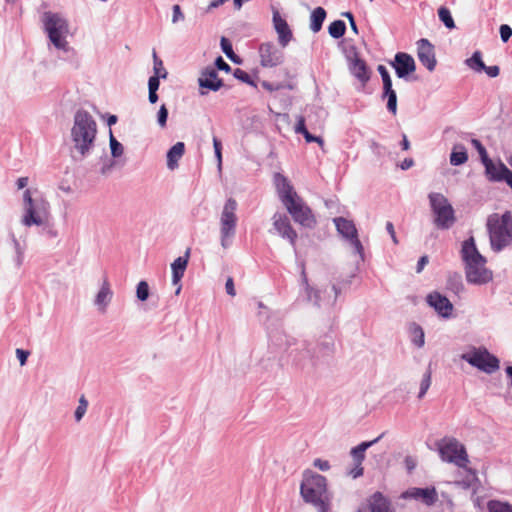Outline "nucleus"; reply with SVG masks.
I'll return each instance as SVG.
<instances>
[{"mask_svg":"<svg viewBox=\"0 0 512 512\" xmlns=\"http://www.w3.org/2000/svg\"><path fill=\"white\" fill-rule=\"evenodd\" d=\"M274 184L281 202L292 219L303 227L313 228L316 225L315 215L303 198L294 190L287 177L281 173H276Z\"/></svg>","mask_w":512,"mask_h":512,"instance_id":"nucleus-1","label":"nucleus"},{"mask_svg":"<svg viewBox=\"0 0 512 512\" xmlns=\"http://www.w3.org/2000/svg\"><path fill=\"white\" fill-rule=\"evenodd\" d=\"M438 450L443 461L453 463L464 469L465 476L455 483L464 489L472 487L478 480L475 470L468 467L469 458L465 446L456 438H444L438 443Z\"/></svg>","mask_w":512,"mask_h":512,"instance_id":"nucleus-2","label":"nucleus"},{"mask_svg":"<svg viewBox=\"0 0 512 512\" xmlns=\"http://www.w3.org/2000/svg\"><path fill=\"white\" fill-rule=\"evenodd\" d=\"M300 493L304 501L313 505L317 512L329 511L330 495L324 476L314 472H306L300 486Z\"/></svg>","mask_w":512,"mask_h":512,"instance_id":"nucleus-3","label":"nucleus"},{"mask_svg":"<svg viewBox=\"0 0 512 512\" xmlns=\"http://www.w3.org/2000/svg\"><path fill=\"white\" fill-rule=\"evenodd\" d=\"M461 254L466 265L465 272L468 282L484 284L492 279V272L485 267L486 259L476 248L473 237L463 242Z\"/></svg>","mask_w":512,"mask_h":512,"instance_id":"nucleus-4","label":"nucleus"},{"mask_svg":"<svg viewBox=\"0 0 512 512\" xmlns=\"http://www.w3.org/2000/svg\"><path fill=\"white\" fill-rule=\"evenodd\" d=\"M97 133V124L85 110H78L74 116L71 137L75 150L84 157L93 147Z\"/></svg>","mask_w":512,"mask_h":512,"instance_id":"nucleus-5","label":"nucleus"},{"mask_svg":"<svg viewBox=\"0 0 512 512\" xmlns=\"http://www.w3.org/2000/svg\"><path fill=\"white\" fill-rule=\"evenodd\" d=\"M487 229L491 248L499 252L512 244V212L506 211L500 215L494 213L488 217Z\"/></svg>","mask_w":512,"mask_h":512,"instance_id":"nucleus-6","label":"nucleus"},{"mask_svg":"<svg viewBox=\"0 0 512 512\" xmlns=\"http://www.w3.org/2000/svg\"><path fill=\"white\" fill-rule=\"evenodd\" d=\"M24 214L22 224L26 227L40 226L48 218L49 204L44 199H33L31 191L26 189L23 193Z\"/></svg>","mask_w":512,"mask_h":512,"instance_id":"nucleus-7","label":"nucleus"},{"mask_svg":"<svg viewBox=\"0 0 512 512\" xmlns=\"http://www.w3.org/2000/svg\"><path fill=\"white\" fill-rule=\"evenodd\" d=\"M45 31L52 44L64 51L68 50L66 37L69 33L68 22L57 13L45 12L43 15Z\"/></svg>","mask_w":512,"mask_h":512,"instance_id":"nucleus-8","label":"nucleus"},{"mask_svg":"<svg viewBox=\"0 0 512 512\" xmlns=\"http://www.w3.org/2000/svg\"><path fill=\"white\" fill-rule=\"evenodd\" d=\"M429 201L433 213V222L438 229L446 230L456 221L455 212L448 199L441 193H430Z\"/></svg>","mask_w":512,"mask_h":512,"instance_id":"nucleus-9","label":"nucleus"},{"mask_svg":"<svg viewBox=\"0 0 512 512\" xmlns=\"http://www.w3.org/2000/svg\"><path fill=\"white\" fill-rule=\"evenodd\" d=\"M238 203L234 198H228L220 215L221 245L227 248L230 240L235 236L238 217L236 214Z\"/></svg>","mask_w":512,"mask_h":512,"instance_id":"nucleus-10","label":"nucleus"},{"mask_svg":"<svg viewBox=\"0 0 512 512\" xmlns=\"http://www.w3.org/2000/svg\"><path fill=\"white\" fill-rule=\"evenodd\" d=\"M462 359L473 367L491 374L499 369V360L485 348L473 349L472 351L462 355Z\"/></svg>","mask_w":512,"mask_h":512,"instance_id":"nucleus-11","label":"nucleus"},{"mask_svg":"<svg viewBox=\"0 0 512 512\" xmlns=\"http://www.w3.org/2000/svg\"><path fill=\"white\" fill-rule=\"evenodd\" d=\"M334 223L339 234L350 242L356 253L362 256L364 248L358 238V232L353 221L343 217H337L334 219Z\"/></svg>","mask_w":512,"mask_h":512,"instance_id":"nucleus-12","label":"nucleus"},{"mask_svg":"<svg viewBox=\"0 0 512 512\" xmlns=\"http://www.w3.org/2000/svg\"><path fill=\"white\" fill-rule=\"evenodd\" d=\"M383 436H384V433H382L381 435H379L377 438H375L372 441L362 442L358 446L351 449L350 454L355 463V468L353 470H351V472H350V474L353 476V478H357L363 474L362 462L365 459L366 450L369 447H371L373 444L377 443Z\"/></svg>","mask_w":512,"mask_h":512,"instance_id":"nucleus-13","label":"nucleus"},{"mask_svg":"<svg viewBox=\"0 0 512 512\" xmlns=\"http://www.w3.org/2000/svg\"><path fill=\"white\" fill-rule=\"evenodd\" d=\"M391 65L399 78H405L416 70L413 57L405 52H398Z\"/></svg>","mask_w":512,"mask_h":512,"instance_id":"nucleus-14","label":"nucleus"},{"mask_svg":"<svg viewBox=\"0 0 512 512\" xmlns=\"http://www.w3.org/2000/svg\"><path fill=\"white\" fill-rule=\"evenodd\" d=\"M259 53L263 67H276L283 61V53L271 43H263Z\"/></svg>","mask_w":512,"mask_h":512,"instance_id":"nucleus-15","label":"nucleus"},{"mask_svg":"<svg viewBox=\"0 0 512 512\" xmlns=\"http://www.w3.org/2000/svg\"><path fill=\"white\" fill-rule=\"evenodd\" d=\"M358 512H395L390 501L383 496L381 492H375L368 500L367 504L359 508Z\"/></svg>","mask_w":512,"mask_h":512,"instance_id":"nucleus-16","label":"nucleus"},{"mask_svg":"<svg viewBox=\"0 0 512 512\" xmlns=\"http://www.w3.org/2000/svg\"><path fill=\"white\" fill-rule=\"evenodd\" d=\"M273 226L279 235L288 239L291 245H295L297 232L292 227L290 220L286 215L275 214L273 216Z\"/></svg>","mask_w":512,"mask_h":512,"instance_id":"nucleus-17","label":"nucleus"},{"mask_svg":"<svg viewBox=\"0 0 512 512\" xmlns=\"http://www.w3.org/2000/svg\"><path fill=\"white\" fill-rule=\"evenodd\" d=\"M417 55L419 61L429 70L433 71L436 66V58L433 45L427 39H420L417 42Z\"/></svg>","mask_w":512,"mask_h":512,"instance_id":"nucleus-18","label":"nucleus"},{"mask_svg":"<svg viewBox=\"0 0 512 512\" xmlns=\"http://www.w3.org/2000/svg\"><path fill=\"white\" fill-rule=\"evenodd\" d=\"M190 257V248H188L184 254V256H180L177 259L174 260V262L171 264L172 269V283L174 285H178V288L176 290V294L178 295L181 291V285L179 284L182 277L184 276V273L186 271L188 261Z\"/></svg>","mask_w":512,"mask_h":512,"instance_id":"nucleus-19","label":"nucleus"},{"mask_svg":"<svg viewBox=\"0 0 512 512\" xmlns=\"http://www.w3.org/2000/svg\"><path fill=\"white\" fill-rule=\"evenodd\" d=\"M485 172L490 181L501 182L504 181L510 169L502 163H494L489 157L484 159Z\"/></svg>","mask_w":512,"mask_h":512,"instance_id":"nucleus-20","label":"nucleus"},{"mask_svg":"<svg viewBox=\"0 0 512 512\" xmlns=\"http://www.w3.org/2000/svg\"><path fill=\"white\" fill-rule=\"evenodd\" d=\"M427 302L443 317H449L452 313L453 305L448 298L438 292L430 293Z\"/></svg>","mask_w":512,"mask_h":512,"instance_id":"nucleus-21","label":"nucleus"},{"mask_svg":"<svg viewBox=\"0 0 512 512\" xmlns=\"http://www.w3.org/2000/svg\"><path fill=\"white\" fill-rule=\"evenodd\" d=\"M273 23L274 28L278 34L280 45L282 47H286L288 43L291 41L293 35L286 20L280 16L277 10L273 12Z\"/></svg>","mask_w":512,"mask_h":512,"instance_id":"nucleus-22","label":"nucleus"},{"mask_svg":"<svg viewBox=\"0 0 512 512\" xmlns=\"http://www.w3.org/2000/svg\"><path fill=\"white\" fill-rule=\"evenodd\" d=\"M406 495L416 500H421L427 506L435 504L438 500V494L434 487L412 488L406 492Z\"/></svg>","mask_w":512,"mask_h":512,"instance_id":"nucleus-23","label":"nucleus"},{"mask_svg":"<svg viewBox=\"0 0 512 512\" xmlns=\"http://www.w3.org/2000/svg\"><path fill=\"white\" fill-rule=\"evenodd\" d=\"M199 85L212 91H217L222 87L223 82L218 78L216 70L212 67H208L202 72L199 78Z\"/></svg>","mask_w":512,"mask_h":512,"instance_id":"nucleus-24","label":"nucleus"},{"mask_svg":"<svg viewBox=\"0 0 512 512\" xmlns=\"http://www.w3.org/2000/svg\"><path fill=\"white\" fill-rule=\"evenodd\" d=\"M350 71L363 85L370 79V72L366 62L357 56L351 59Z\"/></svg>","mask_w":512,"mask_h":512,"instance_id":"nucleus-25","label":"nucleus"},{"mask_svg":"<svg viewBox=\"0 0 512 512\" xmlns=\"http://www.w3.org/2000/svg\"><path fill=\"white\" fill-rule=\"evenodd\" d=\"M185 152V145L183 142H177L173 145L167 153V166L173 170L178 166V161Z\"/></svg>","mask_w":512,"mask_h":512,"instance_id":"nucleus-26","label":"nucleus"},{"mask_svg":"<svg viewBox=\"0 0 512 512\" xmlns=\"http://www.w3.org/2000/svg\"><path fill=\"white\" fill-rule=\"evenodd\" d=\"M326 15V11L322 7H317L312 11L310 16V29L314 33H317L321 30Z\"/></svg>","mask_w":512,"mask_h":512,"instance_id":"nucleus-27","label":"nucleus"},{"mask_svg":"<svg viewBox=\"0 0 512 512\" xmlns=\"http://www.w3.org/2000/svg\"><path fill=\"white\" fill-rule=\"evenodd\" d=\"M468 160V155L463 146H455L451 155L450 163L454 166L462 165Z\"/></svg>","mask_w":512,"mask_h":512,"instance_id":"nucleus-28","label":"nucleus"},{"mask_svg":"<svg viewBox=\"0 0 512 512\" xmlns=\"http://www.w3.org/2000/svg\"><path fill=\"white\" fill-rule=\"evenodd\" d=\"M345 31L346 25L342 20H335L328 27L330 36L335 39L341 38L345 34Z\"/></svg>","mask_w":512,"mask_h":512,"instance_id":"nucleus-29","label":"nucleus"},{"mask_svg":"<svg viewBox=\"0 0 512 512\" xmlns=\"http://www.w3.org/2000/svg\"><path fill=\"white\" fill-rule=\"evenodd\" d=\"M487 509L489 512H512V504L499 500H490L487 503Z\"/></svg>","mask_w":512,"mask_h":512,"instance_id":"nucleus-30","label":"nucleus"},{"mask_svg":"<svg viewBox=\"0 0 512 512\" xmlns=\"http://www.w3.org/2000/svg\"><path fill=\"white\" fill-rule=\"evenodd\" d=\"M438 16H439V19L444 23V25L448 29L455 28V23H454L453 17L451 15L450 10L447 7L441 6L438 9Z\"/></svg>","mask_w":512,"mask_h":512,"instance_id":"nucleus-31","label":"nucleus"},{"mask_svg":"<svg viewBox=\"0 0 512 512\" xmlns=\"http://www.w3.org/2000/svg\"><path fill=\"white\" fill-rule=\"evenodd\" d=\"M111 298V291L110 287L107 281H105L99 290L97 297H96V303L98 305H106Z\"/></svg>","mask_w":512,"mask_h":512,"instance_id":"nucleus-32","label":"nucleus"},{"mask_svg":"<svg viewBox=\"0 0 512 512\" xmlns=\"http://www.w3.org/2000/svg\"><path fill=\"white\" fill-rule=\"evenodd\" d=\"M387 97V109L393 114L396 115L397 112V95L395 90L393 88H390V90H384L383 92V98Z\"/></svg>","mask_w":512,"mask_h":512,"instance_id":"nucleus-33","label":"nucleus"},{"mask_svg":"<svg viewBox=\"0 0 512 512\" xmlns=\"http://www.w3.org/2000/svg\"><path fill=\"white\" fill-rule=\"evenodd\" d=\"M467 64L470 68L478 72L486 69V65L482 61L481 53L479 51L474 52L472 57L467 60Z\"/></svg>","mask_w":512,"mask_h":512,"instance_id":"nucleus-34","label":"nucleus"},{"mask_svg":"<svg viewBox=\"0 0 512 512\" xmlns=\"http://www.w3.org/2000/svg\"><path fill=\"white\" fill-rule=\"evenodd\" d=\"M221 48L225 55L235 63H239L237 55L234 53L231 42L225 38H221Z\"/></svg>","mask_w":512,"mask_h":512,"instance_id":"nucleus-35","label":"nucleus"},{"mask_svg":"<svg viewBox=\"0 0 512 512\" xmlns=\"http://www.w3.org/2000/svg\"><path fill=\"white\" fill-rule=\"evenodd\" d=\"M431 370L430 368H428L426 370V372L424 373L423 375V378L421 380V383H420V391H419V394H418V398L421 399L424 397V395L426 394V392L428 391V389L430 388V385H431Z\"/></svg>","mask_w":512,"mask_h":512,"instance_id":"nucleus-36","label":"nucleus"},{"mask_svg":"<svg viewBox=\"0 0 512 512\" xmlns=\"http://www.w3.org/2000/svg\"><path fill=\"white\" fill-rule=\"evenodd\" d=\"M378 72L382 78L383 89L387 90V91L390 90V88H392V80H391V77H390L386 67L383 65H379Z\"/></svg>","mask_w":512,"mask_h":512,"instance_id":"nucleus-37","label":"nucleus"},{"mask_svg":"<svg viewBox=\"0 0 512 512\" xmlns=\"http://www.w3.org/2000/svg\"><path fill=\"white\" fill-rule=\"evenodd\" d=\"M153 59H154L155 75L162 77V78H166L167 72L165 71V69L163 67V62L161 59H159V57L157 56L155 51H153Z\"/></svg>","mask_w":512,"mask_h":512,"instance_id":"nucleus-38","label":"nucleus"},{"mask_svg":"<svg viewBox=\"0 0 512 512\" xmlns=\"http://www.w3.org/2000/svg\"><path fill=\"white\" fill-rule=\"evenodd\" d=\"M137 298L141 301L147 300L149 296V286L146 281H140L137 285Z\"/></svg>","mask_w":512,"mask_h":512,"instance_id":"nucleus-39","label":"nucleus"},{"mask_svg":"<svg viewBox=\"0 0 512 512\" xmlns=\"http://www.w3.org/2000/svg\"><path fill=\"white\" fill-rule=\"evenodd\" d=\"M88 407V401L86 398L82 395L79 399V405L75 411V419L76 421H80L82 417L85 415Z\"/></svg>","mask_w":512,"mask_h":512,"instance_id":"nucleus-40","label":"nucleus"},{"mask_svg":"<svg viewBox=\"0 0 512 512\" xmlns=\"http://www.w3.org/2000/svg\"><path fill=\"white\" fill-rule=\"evenodd\" d=\"M110 148H111V154L114 157H119L123 153V146L121 143H119L114 136L110 135Z\"/></svg>","mask_w":512,"mask_h":512,"instance_id":"nucleus-41","label":"nucleus"},{"mask_svg":"<svg viewBox=\"0 0 512 512\" xmlns=\"http://www.w3.org/2000/svg\"><path fill=\"white\" fill-rule=\"evenodd\" d=\"M213 146L215 151V156L218 161V167L221 168L222 166V145L220 140L217 137H213Z\"/></svg>","mask_w":512,"mask_h":512,"instance_id":"nucleus-42","label":"nucleus"},{"mask_svg":"<svg viewBox=\"0 0 512 512\" xmlns=\"http://www.w3.org/2000/svg\"><path fill=\"white\" fill-rule=\"evenodd\" d=\"M168 117V110L164 104L161 105L159 111H158V124L164 128L166 126Z\"/></svg>","mask_w":512,"mask_h":512,"instance_id":"nucleus-43","label":"nucleus"},{"mask_svg":"<svg viewBox=\"0 0 512 512\" xmlns=\"http://www.w3.org/2000/svg\"><path fill=\"white\" fill-rule=\"evenodd\" d=\"M234 76L244 83H248V84L252 83L250 75L246 71H244L240 68H237L234 70Z\"/></svg>","mask_w":512,"mask_h":512,"instance_id":"nucleus-44","label":"nucleus"},{"mask_svg":"<svg viewBox=\"0 0 512 512\" xmlns=\"http://www.w3.org/2000/svg\"><path fill=\"white\" fill-rule=\"evenodd\" d=\"M500 36L503 42H507L512 36V29L509 25L503 24L500 26Z\"/></svg>","mask_w":512,"mask_h":512,"instance_id":"nucleus-45","label":"nucleus"},{"mask_svg":"<svg viewBox=\"0 0 512 512\" xmlns=\"http://www.w3.org/2000/svg\"><path fill=\"white\" fill-rule=\"evenodd\" d=\"M472 144L478 150V152H479V154L481 156L482 162L484 161V159L488 158L487 151H486L485 147L481 144V142L479 140L473 139L472 140Z\"/></svg>","mask_w":512,"mask_h":512,"instance_id":"nucleus-46","label":"nucleus"},{"mask_svg":"<svg viewBox=\"0 0 512 512\" xmlns=\"http://www.w3.org/2000/svg\"><path fill=\"white\" fill-rule=\"evenodd\" d=\"M159 78L160 77L157 75H154L149 78V81H148L149 91H157L158 90L159 85H160Z\"/></svg>","mask_w":512,"mask_h":512,"instance_id":"nucleus-47","label":"nucleus"},{"mask_svg":"<svg viewBox=\"0 0 512 512\" xmlns=\"http://www.w3.org/2000/svg\"><path fill=\"white\" fill-rule=\"evenodd\" d=\"M183 19H184V14L182 13L180 6L178 4L174 5L173 6L172 22L176 23L179 20H183Z\"/></svg>","mask_w":512,"mask_h":512,"instance_id":"nucleus-48","label":"nucleus"},{"mask_svg":"<svg viewBox=\"0 0 512 512\" xmlns=\"http://www.w3.org/2000/svg\"><path fill=\"white\" fill-rule=\"evenodd\" d=\"M313 465L321 471H327L330 469V464L327 460L315 459Z\"/></svg>","mask_w":512,"mask_h":512,"instance_id":"nucleus-49","label":"nucleus"},{"mask_svg":"<svg viewBox=\"0 0 512 512\" xmlns=\"http://www.w3.org/2000/svg\"><path fill=\"white\" fill-rule=\"evenodd\" d=\"M29 354H30L29 351H25L22 349H16V355H17V358H18L21 366L25 365Z\"/></svg>","mask_w":512,"mask_h":512,"instance_id":"nucleus-50","label":"nucleus"},{"mask_svg":"<svg viewBox=\"0 0 512 512\" xmlns=\"http://www.w3.org/2000/svg\"><path fill=\"white\" fill-rule=\"evenodd\" d=\"M215 65L219 70H223L226 72H229L231 70V67L223 60L221 56H219L216 61Z\"/></svg>","mask_w":512,"mask_h":512,"instance_id":"nucleus-51","label":"nucleus"},{"mask_svg":"<svg viewBox=\"0 0 512 512\" xmlns=\"http://www.w3.org/2000/svg\"><path fill=\"white\" fill-rule=\"evenodd\" d=\"M489 77H497L500 73V69L498 66H486V69H483Z\"/></svg>","mask_w":512,"mask_h":512,"instance_id":"nucleus-52","label":"nucleus"},{"mask_svg":"<svg viewBox=\"0 0 512 512\" xmlns=\"http://www.w3.org/2000/svg\"><path fill=\"white\" fill-rule=\"evenodd\" d=\"M305 140L306 142L308 143H311V142H316L319 144L320 147H323L324 146V140L319 137V136H314L312 135L311 133H309L308 135H306L305 137Z\"/></svg>","mask_w":512,"mask_h":512,"instance_id":"nucleus-53","label":"nucleus"},{"mask_svg":"<svg viewBox=\"0 0 512 512\" xmlns=\"http://www.w3.org/2000/svg\"><path fill=\"white\" fill-rule=\"evenodd\" d=\"M225 288H226V292L231 295V296H235L236 292H235V288H234V282H233V279L231 277H229L226 281V284H225Z\"/></svg>","mask_w":512,"mask_h":512,"instance_id":"nucleus-54","label":"nucleus"},{"mask_svg":"<svg viewBox=\"0 0 512 512\" xmlns=\"http://www.w3.org/2000/svg\"><path fill=\"white\" fill-rule=\"evenodd\" d=\"M415 332L419 334V337H417V339L416 338L414 339V343L418 347H422L424 345V333H423V330L420 327H417Z\"/></svg>","mask_w":512,"mask_h":512,"instance_id":"nucleus-55","label":"nucleus"},{"mask_svg":"<svg viewBox=\"0 0 512 512\" xmlns=\"http://www.w3.org/2000/svg\"><path fill=\"white\" fill-rule=\"evenodd\" d=\"M386 229L388 231V233L390 234L393 242L395 244H398V240H397V237H396V233H395V230H394V225L392 222H387L386 223Z\"/></svg>","mask_w":512,"mask_h":512,"instance_id":"nucleus-56","label":"nucleus"},{"mask_svg":"<svg viewBox=\"0 0 512 512\" xmlns=\"http://www.w3.org/2000/svg\"><path fill=\"white\" fill-rule=\"evenodd\" d=\"M305 129H306L305 119H304V117L300 116L298 118L297 124L295 126V132L300 134Z\"/></svg>","mask_w":512,"mask_h":512,"instance_id":"nucleus-57","label":"nucleus"},{"mask_svg":"<svg viewBox=\"0 0 512 512\" xmlns=\"http://www.w3.org/2000/svg\"><path fill=\"white\" fill-rule=\"evenodd\" d=\"M227 0H212L208 7H207V11H210L214 8H217L219 6H221L222 4H224Z\"/></svg>","mask_w":512,"mask_h":512,"instance_id":"nucleus-58","label":"nucleus"},{"mask_svg":"<svg viewBox=\"0 0 512 512\" xmlns=\"http://www.w3.org/2000/svg\"><path fill=\"white\" fill-rule=\"evenodd\" d=\"M427 263H428V257L422 256L417 263V272H421Z\"/></svg>","mask_w":512,"mask_h":512,"instance_id":"nucleus-59","label":"nucleus"},{"mask_svg":"<svg viewBox=\"0 0 512 512\" xmlns=\"http://www.w3.org/2000/svg\"><path fill=\"white\" fill-rule=\"evenodd\" d=\"M28 184V177H21L17 180V188L18 189H23L27 186Z\"/></svg>","mask_w":512,"mask_h":512,"instance_id":"nucleus-60","label":"nucleus"},{"mask_svg":"<svg viewBox=\"0 0 512 512\" xmlns=\"http://www.w3.org/2000/svg\"><path fill=\"white\" fill-rule=\"evenodd\" d=\"M414 164V161L412 159H405L402 164H401V168L403 170H406V169H409L410 167H412Z\"/></svg>","mask_w":512,"mask_h":512,"instance_id":"nucleus-61","label":"nucleus"},{"mask_svg":"<svg viewBox=\"0 0 512 512\" xmlns=\"http://www.w3.org/2000/svg\"><path fill=\"white\" fill-rule=\"evenodd\" d=\"M157 91H149V101L154 104L158 100V95L156 93Z\"/></svg>","mask_w":512,"mask_h":512,"instance_id":"nucleus-62","label":"nucleus"},{"mask_svg":"<svg viewBox=\"0 0 512 512\" xmlns=\"http://www.w3.org/2000/svg\"><path fill=\"white\" fill-rule=\"evenodd\" d=\"M401 146H402L403 150H408L410 148V143H409V141L407 139V136L405 134L403 135Z\"/></svg>","mask_w":512,"mask_h":512,"instance_id":"nucleus-63","label":"nucleus"},{"mask_svg":"<svg viewBox=\"0 0 512 512\" xmlns=\"http://www.w3.org/2000/svg\"><path fill=\"white\" fill-rule=\"evenodd\" d=\"M504 181L507 183V185L512 189V171L509 170V172L507 173Z\"/></svg>","mask_w":512,"mask_h":512,"instance_id":"nucleus-64","label":"nucleus"}]
</instances>
